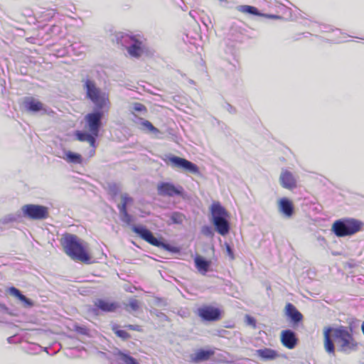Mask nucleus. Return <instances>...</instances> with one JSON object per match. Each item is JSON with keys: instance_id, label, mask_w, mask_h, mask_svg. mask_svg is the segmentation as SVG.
<instances>
[{"instance_id": "obj_43", "label": "nucleus", "mask_w": 364, "mask_h": 364, "mask_svg": "<svg viewBox=\"0 0 364 364\" xmlns=\"http://www.w3.org/2000/svg\"><path fill=\"white\" fill-rule=\"evenodd\" d=\"M97 136L94 135L91 133V135L88 140L87 141L90 145L95 149L96 148V137Z\"/></svg>"}, {"instance_id": "obj_8", "label": "nucleus", "mask_w": 364, "mask_h": 364, "mask_svg": "<svg viewBox=\"0 0 364 364\" xmlns=\"http://www.w3.org/2000/svg\"><path fill=\"white\" fill-rule=\"evenodd\" d=\"M157 193L163 197L186 196L184 188L181 185H175L171 182H161L157 185Z\"/></svg>"}, {"instance_id": "obj_2", "label": "nucleus", "mask_w": 364, "mask_h": 364, "mask_svg": "<svg viewBox=\"0 0 364 364\" xmlns=\"http://www.w3.org/2000/svg\"><path fill=\"white\" fill-rule=\"evenodd\" d=\"M335 343L338 350L345 354L352 353L359 348V343L353 335L352 328L344 326L325 328L324 349L330 355H335Z\"/></svg>"}, {"instance_id": "obj_11", "label": "nucleus", "mask_w": 364, "mask_h": 364, "mask_svg": "<svg viewBox=\"0 0 364 364\" xmlns=\"http://www.w3.org/2000/svg\"><path fill=\"white\" fill-rule=\"evenodd\" d=\"M197 314L204 321H216L221 317L220 310L211 306H203L198 308Z\"/></svg>"}, {"instance_id": "obj_51", "label": "nucleus", "mask_w": 364, "mask_h": 364, "mask_svg": "<svg viewBox=\"0 0 364 364\" xmlns=\"http://www.w3.org/2000/svg\"><path fill=\"white\" fill-rule=\"evenodd\" d=\"M11 339H12V337H9L7 340H8V341H9V343H11Z\"/></svg>"}, {"instance_id": "obj_26", "label": "nucleus", "mask_w": 364, "mask_h": 364, "mask_svg": "<svg viewBox=\"0 0 364 364\" xmlns=\"http://www.w3.org/2000/svg\"><path fill=\"white\" fill-rule=\"evenodd\" d=\"M117 356L120 364H139L134 358L122 351L118 352Z\"/></svg>"}, {"instance_id": "obj_34", "label": "nucleus", "mask_w": 364, "mask_h": 364, "mask_svg": "<svg viewBox=\"0 0 364 364\" xmlns=\"http://www.w3.org/2000/svg\"><path fill=\"white\" fill-rule=\"evenodd\" d=\"M109 191L113 196H116L120 192V188L116 183H110L109 184Z\"/></svg>"}, {"instance_id": "obj_32", "label": "nucleus", "mask_w": 364, "mask_h": 364, "mask_svg": "<svg viewBox=\"0 0 364 364\" xmlns=\"http://www.w3.org/2000/svg\"><path fill=\"white\" fill-rule=\"evenodd\" d=\"M8 293L20 300L21 297L23 295L21 291L14 287H11L7 290Z\"/></svg>"}, {"instance_id": "obj_53", "label": "nucleus", "mask_w": 364, "mask_h": 364, "mask_svg": "<svg viewBox=\"0 0 364 364\" xmlns=\"http://www.w3.org/2000/svg\"><path fill=\"white\" fill-rule=\"evenodd\" d=\"M81 53H82V51H80V52L77 53L76 55H79Z\"/></svg>"}, {"instance_id": "obj_52", "label": "nucleus", "mask_w": 364, "mask_h": 364, "mask_svg": "<svg viewBox=\"0 0 364 364\" xmlns=\"http://www.w3.org/2000/svg\"><path fill=\"white\" fill-rule=\"evenodd\" d=\"M189 14H190L191 16L193 17V14L192 13V11H190Z\"/></svg>"}, {"instance_id": "obj_3", "label": "nucleus", "mask_w": 364, "mask_h": 364, "mask_svg": "<svg viewBox=\"0 0 364 364\" xmlns=\"http://www.w3.org/2000/svg\"><path fill=\"white\" fill-rule=\"evenodd\" d=\"M63 240L65 251L73 259L84 262L90 261L88 253L76 235L67 233L64 235Z\"/></svg>"}, {"instance_id": "obj_24", "label": "nucleus", "mask_w": 364, "mask_h": 364, "mask_svg": "<svg viewBox=\"0 0 364 364\" xmlns=\"http://www.w3.org/2000/svg\"><path fill=\"white\" fill-rule=\"evenodd\" d=\"M237 10L242 13L249 14L250 15L263 16L262 14L256 7L249 5H242L237 7Z\"/></svg>"}, {"instance_id": "obj_10", "label": "nucleus", "mask_w": 364, "mask_h": 364, "mask_svg": "<svg viewBox=\"0 0 364 364\" xmlns=\"http://www.w3.org/2000/svg\"><path fill=\"white\" fill-rule=\"evenodd\" d=\"M23 106L26 110L31 113L40 112L41 114H50L53 111L45 107L40 101L32 97H26L23 100Z\"/></svg>"}, {"instance_id": "obj_48", "label": "nucleus", "mask_w": 364, "mask_h": 364, "mask_svg": "<svg viewBox=\"0 0 364 364\" xmlns=\"http://www.w3.org/2000/svg\"><path fill=\"white\" fill-rule=\"evenodd\" d=\"M227 109L231 113L235 112V108L230 104H227Z\"/></svg>"}, {"instance_id": "obj_9", "label": "nucleus", "mask_w": 364, "mask_h": 364, "mask_svg": "<svg viewBox=\"0 0 364 364\" xmlns=\"http://www.w3.org/2000/svg\"><path fill=\"white\" fill-rule=\"evenodd\" d=\"M168 160L171 162L173 168H182L184 171L194 174H198L200 173L198 166L186 159L170 155L168 156Z\"/></svg>"}, {"instance_id": "obj_18", "label": "nucleus", "mask_w": 364, "mask_h": 364, "mask_svg": "<svg viewBox=\"0 0 364 364\" xmlns=\"http://www.w3.org/2000/svg\"><path fill=\"white\" fill-rule=\"evenodd\" d=\"M129 55L133 58H139L144 52L142 42L136 38L127 49Z\"/></svg>"}, {"instance_id": "obj_31", "label": "nucleus", "mask_w": 364, "mask_h": 364, "mask_svg": "<svg viewBox=\"0 0 364 364\" xmlns=\"http://www.w3.org/2000/svg\"><path fill=\"white\" fill-rule=\"evenodd\" d=\"M128 307H129L134 311H137L139 309V301L135 299H131L129 301V304L125 308L127 311H129Z\"/></svg>"}, {"instance_id": "obj_38", "label": "nucleus", "mask_w": 364, "mask_h": 364, "mask_svg": "<svg viewBox=\"0 0 364 364\" xmlns=\"http://www.w3.org/2000/svg\"><path fill=\"white\" fill-rule=\"evenodd\" d=\"M120 218L122 222L127 225H129L132 221V217L128 213V212L121 214Z\"/></svg>"}, {"instance_id": "obj_20", "label": "nucleus", "mask_w": 364, "mask_h": 364, "mask_svg": "<svg viewBox=\"0 0 364 364\" xmlns=\"http://www.w3.org/2000/svg\"><path fill=\"white\" fill-rule=\"evenodd\" d=\"M116 37L117 43L121 44L122 46L126 48V49H127L129 45H131L132 43L136 40V38L134 36L123 33H117Z\"/></svg>"}, {"instance_id": "obj_5", "label": "nucleus", "mask_w": 364, "mask_h": 364, "mask_svg": "<svg viewBox=\"0 0 364 364\" xmlns=\"http://www.w3.org/2000/svg\"><path fill=\"white\" fill-rule=\"evenodd\" d=\"M210 211L215 230L223 236L228 234L230 225L228 220L229 215L225 208L219 202H216L212 204Z\"/></svg>"}, {"instance_id": "obj_22", "label": "nucleus", "mask_w": 364, "mask_h": 364, "mask_svg": "<svg viewBox=\"0 0 364 364\" xmlns=\"http://www.w3.org/2000/svg\"><path fill=\"white\" fill-rule=\"evenodd\" d=\"M22 213L21 211H18L14 213L8 214L4 216L1 220L0 223L3 225H7L9 223L20 222L22 218Z\"/></svg>"}, {"instance_id": "obj_49", "label": "nucleus", "mask_w": 364, "mask_h": 364, "mask_svg": "<svg viewBox=\"0 0 364 364\" xmlns=\"http://www.w3.org/2000/svg\"><path fill=\"white\" fill-rule=\"evenodd\" d=\"M264 16H266L268 18H280V16H277V15H264Z\"/></svg>"}, {"instance_id": "obj_42", "label": "nucleus", "mask_w": 364, "mask_h": 364, "mask_svg": "<svg viewBox=\"0 0 364 364\" xmlns=\"http://www.w3.org/2000/svg\"><path fill=\"white\" fill-rule=\"evenodd\" d=\"M132 121L134 123H135L136 124H139L141 125L142 122L144 120V118H141L139 116H137L136 114H134V112H132Z\"/></svg>"}, {"instance_id": "obj_19", "label": "nucleus", "mask_w": 364, "mask_h": 364, "mask_svg": "<svg viewBox=\"0 0 364 364\" xmlns=\"http://www.w3.org/2000/svg\"><path fill=\"white\" fill-rule=\"evenodd\" d=\"M195 265L198 271L205 275L209 270L210 267V261L205 259L204 257L197 255L195 259Z\"/></svg>"}, {"instance_id": "obj_7", "label": "nucleus", "mask_w": 364, "mask_h": 364, "mask_svg": "<svg viewBox=\"0 0 364 364\" xmlns=\"http://www.w3.org/2000/svg\"><path fill=\"white\" fill-rule=\"evenodd\" d=\"M22 216L33 220H42L49 217L48 207L37 204H26L21 208Z\"/></svg>"}, {"instance_id": "obj_25", "label": "nucleus", "mask_w": 364, "mask_h": 364, "mask_svg": "<svg viewBox=\"0 0 364 364\" xmlns=\"http://www.w3.org/2000/svg\"><path fill=\"white\" fill-rule=\"evenodd\" d=\"M111 328L113 331V332L118 336L119 338H122L124 341L128 340L131 338V336L129 333L124 330H120L119 326L115 323H111Z\"/></svg>"}, {"instance_id": "obj_50", "label": "nucleus", "mask_w": 364, "mask_h": 364, "mask_svg": "<svg viewBox=\"0 0 364 364\" xmlns=\"http://www.w3.org/2000/svg\"><path fill=\"white\" fill-rule=\"evenodd\" d=\"M70 46L72 48V50L73 51L75 50V44L72 43V44L70 45Z\"/></svg>"}, {"instance_id": "obj_44", "label": "nucleus", "mask_w": 364, "mask_h": 364, "mask_svg": "<svg viewBox=\"0 0 364 364\" xmlns=\"http://www.w3.org/2000/svg\"><path fill=\"white\" fill-rule=\"evenodd\" d=\"M122 200L123 203L127 205L128 203L133 202V198L129 196L127 193H124L122 195Z\"/></svg>"}, {"instance_id": "obj_1", "label": "nucleus", "mask_w": 364, "mask_h": 364, "mask_svg": "<svg viewBox=\"0 0 364 364\" xmlns=\"http://www.w3.org/2000/svg\"><path fill=\"white\" fill-rule=\"evenodd\" d=\"M82 82L87 98L94 104L93 111L85 117V123L90 132L98 136L102 118L110 108L109 95L98 87L95 80L90 78L83 79Z\"/></svg>"}, {"instance_id": "obj_37", "label": "nucleus", "mask_w": 364, "mask_h": 364, "mask_svg": "<svg viewBox=\"0 0 364 364\" xmlns=\"http://www.w3.org/2000/svg\"><path fill=\"white\" fill-rule=\"evenodd\" d=\"M201 232L208 237H212L214 235L213 230L211 227L205 225L201 229Z\"/></svg>"}, {"instance_id": "obj_47", "label": "nucleus", "mask_w": 364, "mask_h": 364, "mask_svg": "<svg viewBox=\"0 0 364 364\" xmlns=\"http://www.w3.org/2000/svg\"><path fill=\"white\" fill-rule=\"evenodd\" d=\"M127 205H126V204H124L123 203H122L121 205H118V208H119L120 215L124 213H127Z\"/></svg>"}, {"instance_id": "obj_28", "label": "nucleus", "mask_w": 364, "mask_h": 364, "mask_svg": "<svg viewBox=\"0 0 364 364\" xmlns=\"http://www.w3.org/2000/svg\"><path fill=\"white\" fill-rule=\"evenodd\" d=\"M140 129L142 130H148L150 132L156 134L159 130L156 128L149 121L144 119L140 125Z\"/></svg>"}, {"instance_id": "obj_23", "label": "nucleus", "mask_w": 364, "mask_h": 364, "mask_svg": "<svg viewBox=\"0 0 364 364\" xmlns=\"http://www.w3.org/2000/svg\"><path fill=\"white\" fill-rule=\"evenodd\" d=\"M213 353L214 352L210 350H199L195 354L193 360L196 363L207 360L213 355Z\"/></svg>"}, {"instance_id": "obj_33", "label": "nucleus", "mask_w": 364, "mask_h": 364, "mask_svg": "<svg viewBox=\"0 0 364 364\" xmlns=\"http://www.w3.org/2000/svg\"><path fill=\"white\" fill-rule=\"evenodd\" d=\"M61 31L62 28L60 26L53 25L49 28L48 33L53 36H59L61 33Z\"/></svg>"}, {"instance_id": "obj_41", "label": "nucleus", "mask_w": 364, "mask_h": 364, "mask_svg": "<svg viewBox=\"0 0 364 364\" xmlns=\"http://www.w3.org/2000/svg\"><path fill=\"white\" fill-rule=\"evenodd\" d=\"M75 331L77 333L82 334V335H87L89 330L85 327V326H77L75 327Z\"/></svg>"}, {"instance_id": "obj_6", "label": "nucleus", "mask_w": 364, "mask_h": 364, "mask_svg": "<svg viewBox=\"0 0 364 364\" xmlns=\"http://www.w3.org/2000/svg\"><path fill=\"white\" fill-rule=\"evenodd\" d=\"M132 230L136 234H137L141 239H143L144 240L154 246L162 247L163 249L172 253H178L180 252L178 247L172 246L167 243H164L159 239L155 237L153 233L144 226L134 225L132 227Z\"/></svg>"}, {"instance_id": "obj_45", "label": "nucleus", "mask_w": 364, "mask_h": 364, "mask_svg": "<svg viewBox=\"0 0 364 364\" xmlns=\"http://www.w3.org/2000/svg\"><path fill=\"white\" fill-rule=\"evenodd\" d=\"M125 328L132 331H141V328L139 325L128 324L124 326Z\"/></svg>"}, {"instance_id": "obj_39", "label": "nucleus", "mask_w": 364, "mask_h": 364, "mask_svg": "<svg viewBox=\"0 0 364 364\" xmlns=\"http://www.w3.org/2000/svg\"><path fill=\"white\" fill-rule=\"evenodd\" d=\"M224 245L225 247L226 252H227V255H228L230 259V260H234L235 259V255H234V252H233L232 248L231 247V246L228 242H225Z\"/></svg>"}, {"instance_id": "obj_30", "label": "nucleus", "mask_w": 364, "mask_h": 364, "mask_svg": "<svg viewBox=\"0 0 364 364\" xmlns=\"http://www.w3.org/2000/svg\"><path fill=\"white\" fill-rule=\"evenodd\" d=\"M146 111L147 109L145 105L139 102H134L132 105V109L131 112H146Z\"/></svg>"}, {"instance_id": "obj_14", "label": "nucleus", "mask_w": 364, "mask_h": 364, "mask_svg": "<svg viewBox=\"0 0 364 364\" xmlns=\"http://www.w3.org/2000/svg\"><path fill=\"white\" fill-rule=\"evenodd\" d=\"M285 315L293 325H297L303 319V315L291 303H288L285 307Z\"/></svg>"}, {"instance_id": "obj_40", "label": "nucleus", "mask_w": 364, "mask_h": 364, "mask_svg": "<svg viewBox=\"0 0 364 364\" xmlns=\"http://www.w3.org/2000/svg\"><path fill=\"white\" fill-rule=\"evenodd\" d=\"M154 303L157 306H166L168 305L166 300L164 298H160V297H155Z\"/></svg>"}, {"instance_id": "obj_15", "label": "nucleus", "mask_w": 364, "mask_h": 364, "mask_svg": "<svg viewBox=\"0 0 364 364\" xmlns=\"http://www.w3.org/2000/svg\"><path fill=\"white\" fill-rule=\"evenodd\" d=\"M281 186L289 190H292L296 187V181L294 175L287 170H283L279 176Z\"/></svg>"}, {"instance_id": "obj_17", "label": "nucleus", "mask_w": 364, "mask_h": 364, "mask_svg": "<svg viewBox=\"0 0 364 364\" xmlns=\"http://www.w3.org/2000/svg\"><path fill=\"white\" fill-rule=\"evenodd\" d=\"M255 355L264 361L272 360L279 357L277 351L268 348L256 350Z\"/></svg>"}, {"instance_id": "obj_36", "label": "nucleus", "mask_w": 364, "mask_h": 364, "mask_svg": "<svg viewBox=\"0 0 364 364\" xmlns=\"http://www.w3.org/2000/svg\"><path fill=\"white\" fill-rule=\"evenodd\" d=\"M151 314H154L156 316L159 318L161 321H168V317L163 312L159 311L157 309H154L151 311Z\"/></svg>"}, {"instance_id": "obj_16", "label": "nucleus", "mask_w": 364, "mask_h": 364, "mask_svg": "<svg viewBox=\"0 0 364 364\" xmlns=\"http://www.w3.org/2000/svg\"><path fill=\"white\" fill-rule=\"evenodd\" d=\"M279 210L287 218H290L294 212V207L292 202L287 198H282L279 200Z\"/></svg>"}, {"instance_id": "obj_13", "label": "nucleus", "mask_w": 364, "mask_h": 364, "mask_svg": "<svg viewBox=\"0 0 364 364\" xmlns=\"http://www.w3.org/2000/svg\"><path fill=\"white\" fill-rule=\"evenodd\" d=\"M281 342L286 348L293 349L298 342L295 332L290 329L282 331L281 333Z\"/></svg>"}, {"instance_id": "obj_21", "label": "nucleus", "mask_w": 364, "mask_h": 364, "mask_svg": "<svg viewBox=\"0 0 364 364\" xmlns=\"http://www.w3.org/2000/svg\"><path fill=\"white\" fill-rule=\"evenodd\" d=\"M65 156L63 157L68 163L81 164L82 163V156L77 153L71 151H63Z\"/></svg>"}, {"instance_id": "obj_29", "label": "nucleus", "mask_w": 364, "mask_h": 364, "mask_svg": "<svg viewBox=\"0 0 364 364\" xmlns=\"http://www.w3.org/2000/svg\"><path fill=\"white\" fill-rule=\"evenodd\" d=\"M91 135V132H81V131H77L75 132V136L77 140L80 141H86L88 140Z\"/></svg>"}, {"instance_id": "obj_54", "label": "nucleus", "mask_w": 364, "mask_h": 364, "mask_svg": "<svg viewBox=\"0 0 364 364\" xmlns=\"http://www.w3.org/2000/svg\"><path fill=\"white\" fill-rule=\"evenodd\" d=\"M220 1H226L227 0H219Z\"/></svg>"}, {"instance_id": "obj_35", "label": "nucleus", "mask_w": 364, "mask_h": 364, "mask_svg": "<svg viewBox=\"0 0 364 364\" xmlns=\"http://www.w3.org/2000/svg\"><path fill=\"white\" fill-rule=\"evenodd\" d=\"M20 301L23 304L24 307L31 308L34 306L33 301L31 299L27 298L25 295H23L21 297Z\"/></svg>"}, {"instance_id": "obj_46", "label": "nucleus", "mask_w": 364, "mask_h": 364, "mask_svg": "<svg viewBox=\"0 0 364 364\" xmlns=\"http://www.w3.org/2000/svg\"><path fill=\"white\" fill-rule=\"evenodd\" d=\"M246 322L248 325L253 326H256V320L253 317H252L249 315L246 316Z\"/></svg>"}, {"instance_id": "obj_27", "label": "nucleus", "mask_w": 364, "mask_h": 364, "mask_svg": "<svg viewBox=\"0 0 364 364\" xmlns=\"http://www.w3.org/2000/svg\"><path fill=\"white\" fill-rule=\"evenodd\" d=\"M170 219L171 220V223L181 225L186 219V216L182 213L174 211L171 213Z\"/></svg>"}, {"instance_id": "obj_4", "label": "nucleus", "mask_w": 364, "mask_h": 364, "mask_svg": "<svg viewBox=\"0 0 364 364\" xmlns=\"http://www.w3.org/2000/svg\"><path fill=\"white\" fill-rule=\"evenodd\" d=\"M364 223L353 218H344L336 220L331 228L332 232L338 237L351 236L360 231Z\"/></svg>"}, {"instance_id": "obj_12", "label": "nucleus", "mask_w": 364, "mask_h": 364, "mask_svg": "<svg viewBox=\"0 0 364 364\" xmlns=\"http://www.w3.org/2000/svg\"><path fill=\"white\" fill-rule=\"evenodd\" d=\"M119 307V304L117 302H110L105 299H98L94 302V306L90 309L95 315L99 314V311L103 312H114Z\"/></svg>"}]
</instances>
